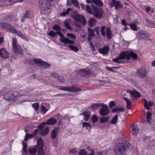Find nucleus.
Returning a JSON list of instances; mask_svg holds the SVG:
<instances>
[{"label": "nucleus", "mask_w": 155, "mask_h": 155, "mask_svg": "<svg viewBox=\"0 0 155 155\" xmlns=\"http://www.w3.org/2000/svg\"><path fill=\"white\" fill-rule=\"evenodd\" d=\"M71 10V8H68L65 11L61 13L60 15L61 16H65L66 15L68 14L69 12Z\"/></svg>", "instance_id": "obj_47"}, {"label": "nucleus", "mask_w": 155, "mask_h": 155, "mask_svg": "<svg viewBox=\"0 0 155 155\" xmlns=\"http://www.w3.org/2000/svg\"><path fill=\"white\" fill-rule=\"evenodd\" d=\"M110 117L108 116L107 117H102L100 118V122L101 123H103L105 122H106L108 121Z\"/></svg>", "instance_id": "obj_36"}, {"label": "nucleus", "mask_w": 155, "mask_h": 155, "mask_svg": "<svg viewBox=\"0 0 155 155\" xmlns=\"http://www.w3.org/2000/svg\"><path fill=\"white\" fill-rule=\"evenodd\" d=\"M12 48L13 51L15 53H19L21 54L22 51L21 47L17 43V40L15 38L12 39Z\"/></svg>", "instance_id": "obj_4"}, {"label": "nucleus", "mask_w": 155, "mask_h": 155, "mask_svg": "<svg viewBox=\"0 0 155 155\" xmlns=\"http://www.w3.org/2000/svg\"><path fill=\"white\" fill-rule=\"evenodd\" d=\"M42 67L43 68H50L51 66L48 62H45L42 60L39 59V67Z\"/></svg>", "instance_id": "obj_22"}, {"label": "nucleus", "mask_w": 155, "mask_h": 155, "mask_svg": "<svg viewBox=\"0 0 155 155\" xmlns=\"http://www.w3.org/2000/svg\"><path fill=\"white\" fill-rule=\"evenodd\" d=\"M138 131L139 129L137 126L135 124L134 125L131 130L132 134L135 135L138 134Z\"/></svg>", "instance_id": "obj_30"}, {"label": "nucleus", "mask_w": 155, "mask_h": 155, "mask_svg": "<svg viewBox=\"0 0 155 155\" xmlns=\"http://www.w3.org/2000/svg\"><path fill=\"white\" fill-rule=\"evenodd\" d=\"M125 109L123 107H117L114 108L112 110V112L114 113L117 112H122L124 111Z\"/></svg>", "instance_id": "obj_35"}, {"label": "nucleus", "mask_w": 155, "mask_h": 155, "mask_svg": "<svg viewBox=\"0 0 155 155\" xmlns=\"http://www.w3.org/2000/svg\"><path fill=\"white\" fill-rule=\"evenodd\" d=\"M145 7L147 13L151 14L154 12L153 8H151L150 7L147 6H145Z\"/></svg>", "instance_id": "obj_38"}, {"label": "nucleus", "mask_w": 155, "mask_h": 155, "mask_svg": "<svg viewBox=\"0 0 155 155\" xmlns=\"http://www.w3.org/2000/svg\"><path fill=\"white\" fill-rule=\"evenodd\" d=\"M34 137L33 135L32 134H29L28 133H26L25 136L24 141H27L29 139L32 138H34Z\"/></svg>", "instance_id": "obj_43"}, {"label": "nucleus", "mask_w": 155, "mask_h": 155, "mask_svg": "<svg viewBox=\"0 0 155 155\" xmlns=\"http://www.w3.org/2000/svg\"><path fill=\"white\" fill-rule=\"evenodd\" d=\"M81 75L83 76H86L91 74L90 70L89 69H83L79 70Z\"/></svg>", "instance_id": "obj_24"}, {"label": "nucleus", "mask_w": 155, "mask_h": 155, "mask_svg": "<svg viewBox=\"0 0 155 155\" xmlns=\"http://www.w3.org/2000/svg\"><path fill=\"white\" fill-rule=\"evenodd\" d=\"M57 122V120L54 118H51L48 119L46 123L49 125H52L55 124Z\"/></svg>", "instance_id": "obj_31"}, {"label": "nucleus", "mask_w": 155, "mask_h": 155, "mask_svg": "<svg viewBox=\"0 0 155 155\" xmlns=\"http://www.w3.org/2000/svg\"><path fill=\"white\" fill-rule=\"evenodd\" d=\"M110 110L108 107L104 104H102V106L99 111L100 115L102 116H106L109 114Z\"/></svg>", "instance_id": "obj_11"}, {"label": "nucleus", "mask_w": 155, "mask_h": 155, "mask_svg": "<svg viewBox=\"0 0 155 155\" xmlns=\"http://www.w3.org/2000/svg\"><path fill=\"white\" fill-rule=\"evenodd\" d=\"M0 26L3 28L9 31L11 33H14L15 31L14 27L8 23L1 22L0 23Z\"/></svg>", "instance_id": "obj_10"}, {"label": "nucleus", "mask_w": 155, "mask_h": 155, "mask_svg": "<svg viewBox=\"0 0 155 155\" xmlns=\"http://www.w3.org/2000/svg\"><path fill=\"white\" fill-rule=\"evenodd\" d=\"M30 64L31 65H34L37 64V65H39V61L38 59H33L30 60L29 61Z\"/></svg>", "instance_id": "obj_37"}, {"label": "nucleus", "mask_w": 155, "mask_h": 155, "mask_svg": "<svg viewBox=\"0 0 155 155\" xmlns=\"http://www.w3.org/2000/svg\"><path fill=\"white\" fill-rule=\"evenodd\" d=\"M59 129V128L58 127H55L52 130L51 133V136L52 139L54 140L56 138L58 133Z\"/></svg>", "instance_id": "obj_19"}, {"label": "nucleus", "mask_w": 155, "mask_h": 155, "mask_svg": "<svg viewBox=\"0 0 155 155\" xmlns=\"http://www.w3.org/2000/svg\"><path fill=\"white\" fill-rule=\"evenodd\" d=\"M129 25L132 29L134 31H136L137 30V26L134 24L131 23Z\"/></svg>", "instance_id": "obj_52"}, {"label": "nucleus", "mask_w": 155, "mask_h": 155, "mask_svg": "<svg viewBox=\"0 0 155 155\" xmlns=\"http://www.w3.org/2000/svg\"><path fill=\"white\" fill-rule=\"evenodd\" d=\"M58 89L61 90H63L64 91H68V87H61L58 86L57 87Z\"/></svg>", "instance_id": "obj_58"}, {"label": "nucleus", "mask_w": 155, "mask_h": 155, "mask_svg": "<svg viewBox=\"0 0 155 155\" xmlns=\"http://www.w3.org/2000/svg\"><path fill=\"white\" fill-rule=\"evenodd\" d=\"M102 105V104L100 103L98 104H94L91 105L90 107L93 110H95L97 109L99 107Z\"/></svg>", "instance_id": "obj_34"}, {"label": "nucleus", "mask_w": 155, "mask_h": 155, "mask_svg": "<svg viewBox=\"0 0 155 155\" xmlns=\"http://www.w3.org/2000/svg\"><path fill=\"white\" fill-rule=\"evenodd\" d=\"M131 56L136 59H137L138 57V55L132 51L123 52L120 54L118 57L113 59V61L118 63H123V62L120 61V60L124 58L129 60Z\"/></svg>", "instance_id": "obj_1"}, {"label": "nucleus", "mask_w": 155, "mask_h": 155, "mask_svg": "<svg viewBox=\"0 0 155 155\" xmlns=\"http://www.w3.org/2000/svg\"><path fill=\"white\" fill-rule=\"evenodd\" d=\"M39 155H45L44 151L43 150L44 146V141L42 139L39 137Z\"/></svg>", "instance_id": "obj_23"}, {"label": "nucleus", "mask_w": 155, "mask_h": 155, "mask_svg": "<svg viewBox=\"0 0 155 155\" xmlns=\"http://www.w3.org/2000/svg\"><path fill=\"white\" fill-rule=\"evenodd\" d=\"M86 9L87 11L89 13L92 14V11L91 8L88 5H87L86 7Z\"/></svg>", "instance_id": "obj_54"}, {"label": "nucleus", "mask_w": 155, "mask_h": 155, "mask_svg": "<svg viewBox=\"0 0 155 155\" xmlns=\"http://www.w3.org/2000/svg\"><path fill=\"white\" fill-rule=\"evenodd\" d=\"M152 114L151 113L148 111L147 112L146 115V119L147 122L148 123H150V120L151 119Z\"/></svg>", "instance_id": "obj_42"}, {"label": "nucleus", "mask_w": 155, "mask_h": 155, "mask_svg": "<svg viewBox=\"0 0 155 155\" xmlns=\"http://www.w3.org/2000/svg\"><path fill=\"white\" fill-rule=\"evenodd\" d=\"M68 47L71 50L75 52H77L78 51V48L76 47L71 45H69Z\"/></svg>", "instance_id": "obj_53"}, {"label": "nucleus", "mask_w": 155, "mask_h": 155, "mask_svg": "<svg viewBox=\"0 0 155 155\" xmlns=\"http://www.w3.org/2000/svg\"><path fill=\"white\" fill-rule=\"evenodd\" d=\"M39 132V130L38 129H36L33 132L32 134L33 135L34 137H35Z\"/></svg>", "instance_id": "obj_62"}, {"label": "nucleus", "mask_w": 155, "mask_h": 155, "mask_svg": "<svg viewBox=\"0 0 155 155\" xmlns=\"http://www.w3.org/2000/svg\"><path fill=\"white\" fill-rule=\"evenodd\" d=\"M18 94H17V96H16V98L21 96L24 95L26 94L25 91L24 90H21L18 92Z\"/></svg>", "instance_id": "obj_48"}, {"label": "nucleus", "mask_w": 155, "mask_h": 155, "mask_svg": "<svg viewBox=\"0 0 155 155\" xmlns=\"http://www.w3.org/2000/svg\"><path fill=\"white\" fill-rule=\"evenodd\" d=\"M82 114L85 117L84 118V120L85 121H88L90 117L89 112L88 111L84 112L82 114H80V115Z\"/></svg>", "instance_id": "obj_33"}, {"label": "nucleus", "mask_w": 155, "mask_h": 155, "mask_svg": "<svg viewBox=\"0 0 155 155\" xmlns=\"http://www.w3.org/2000/svg\"><path fill=\"white\" fill-rule=\"evenodd\" d=\"M144 101L145 103L144 106L145 108L148 110H150V108L149 107H151L153 105V102L150 100L149 101H147L146 99H144Z\"/></svg>", "instance_id": "obj_25"}, {"label": "nucleus", "mask_w": 155, "mask_h": 155, "mask_svg": "<svg viewBox=\"0 0 155 155\" xmlns=\"http://www.w3.org/2000/svg\"><path fill=\"white\" fill-rule=\"evenodd\" d=\"M89 44L90 45V47L91 49L92 50V51H95V48L92 42L91 41H89Z\"/></svg>", "instance_id": "obj_56"}, {"label": "nucleus", "mask_w": 155, "mask_h": 155, "mask_svg": "<svg viewBox=\"0 0 155 155\" xmlns=\"http://www.w3.org/2000/svg\"><path fill=\"white\" fill-rule=\"evenodd\" d=\"M38 149L37 145L31 146L28 148V154L29 153L30 155H37L36 153L38 152L39 155Z\"/></svg>", "instance_id": "obj_12"}, {"label": "nucleus", "mask_w": 155, "mask_h": 155, "mask_svg": "<svg viewBox=\"0 0 155 155\" xmlns=\"http://www.w3.org/2000/svg\"><path fill=\"white\" fill-rule=\"evenodd\" d=\"M99 82L100 84L101 85H103L104 84L107 83V82L103 80H99Z\"/></svg>", "instance_id": "obj_63"}, {"label": "nucleus", "mask_w": 155, "mask_h": 155, "mask_svg": "<svg viewBox=\"0 0 155 155\" xmlns=\"http://www.w3.org/2000/svg\"><path fill=\"white\" fill-rule=\"evenodd\" d=\"M78 155H87V152L84 150L81 149L78 152Z\"/></svg>", "instance_id": "obj_49"}, {"label": "nucleus", "mask_w": 155, "mask_h": 155, "mask_svg": "<svg viewBox=\"0 0 155 155\" xmlns=\"http://www.w3.org/2000/svg\"><path fill=\"white\" fill-rule=\"evenodd\" d=\"M0 56L2 58H6L8 57L9 54L6 50L3 48L0 49Z\"/></svg>", "instance_id": "obj_21"}, {"label": "nucleus", "mask_w": 155, "mask_h": 155, "mask_svg": "<svg viewBox=\"0 0 155 155\" xmlns=\"http://www.w3.org/2000/svg\"><path fill=\"white\" fill-rule=\"evenodd\" d=\"M91 153L89 154L88 155H94V152L93 149H91L90 150Z\"/></svg>", "instance_id": "obj_64"}, {"label": "nucleus", "mask_w": 155, "mask_h": 155, "mask_svg": "<svg viewBox=\"0 0 155 155\" xmlns=\"http://www.w3.org/2000/svg\"><path fill=\"white\" fill-rule=\"evenodd\" d=\"M88 31L89 35L91 36H94V31L93 29L89 28H88Z\"/></svg>", "instance_id": "obj_55"}, {"label": "nucleus", "mask_w": 155, "mask_h": 155, "mask_svg": "<svg viewBox=\"0 0 155 155\" xmlns=\"http://www.w3.org/2000/svg\"><path fill=\"white\" fill-rule=\"evenodd\" d=\"M56 34H58L61 37L60 38V41L64 44H74V42L70 40L68 38L64 37V35L61 32V31L56 32Z\"/></svg>", "instance_id": "obj_6"}, {"label": "nucleus", "mask_w": 155, "mask_h": 155, "mask_svg": "<svg viewBox=\"0 0 155 155\" xmlns=\"http://www.w3.org/2000/svg\"><path fill=\"white\" fill-rule=\"evenodd\" d=\"M96 23V20L93 18H91L89 19V26L91 27L95 25Z\"/></svg>", "instance_id": "obj_41"}, {"label": "nucleus", "mask_w": 155, "mask_h": 155, "mask_svg": "<svg viewBox=\"0 0 155 155\" xmlns=\"http://www.w3.org/2000/svg\"><path fill=\"white\" fill-rule=\"evenodd\" d=\"M92 1L94 4L99 6H102L103 5L102 2L100 0H92Z\"/></svg>", "instance_id": "obj_46"}, {"label": "nucleus", "mask_w": 155, "mask_h": 155, "mask_svg": "<svg viewBox=\"0 0 155 155\" xmlns=\"http://www.w3.org/2000/svg\"><path fill=\"white\" fill-rule=\"evenodd\" d=\"M46 124L45 122H43L39 125V128L43 127ZM49 132V128L48 127H46L44 128L40 129L39 128L40 134L42 136H45L48 135Z\"/></svg>", "instance_id": "obj_7"}, {"label": "nucleus", "mask_w": 155, "mask_h": 155, "mask_svg": "<svg viewBox=\"0 0 155 155\" xmlns=\"http://www.w3.org/2000/svg\"><path fill=\"white\" fill-rule=\"evenodd\" d=\"M137 75L140 77L143 78L146 75V70L144 68H142L141 69H138L137 70Z\"/></svg>", "instance_id": "obj_15"}, {"label": "nucleus", "mask_w": 155, "mask_h": 155, "mask_svg": "<svg viewBox=\"0 0 155 155\" xmlns=\"http://www.w3.org/2000/svg\"><path fill=\"white\" fill-rule=\"evenodd\" d=\"M68 91L69 92H77L81 91V90L78 87H76L74 86H71L68 87Z\"/></svg>", "instance_id": "obj_27"}, {"label": "nucleus", "mask_w": 155, "mask_h": 155, "mask_svg": "<svg viewBox=\"0 0 155 155\" xmlns=\"http://www.w3.org/2000/svg\"><path fill=\"white\" fill-rule=\"evenodd\" d=\"M94 16L97 18L101 17L103 15V12L102 9H98L96 8H93Z\"/></svg>", "instance_id": "obj_16"}, {"label": "nucleus", "mask_w": 155, "mask_h": 155, "mask_svg": "<svg viewBox=\"0 0 155 155\" xmlns=\"http://www.w3.org/2000/svg\"><path fill=\"white\" fill-rule=\"evenodd\" d=\"M67 37H70L73 40H75V36L73 34L68 33H67Z\"/></svg>", "instance_id": "obj_51"}, {"label": "nucleus", "mask_w": 155, "mask_h": 155, "mask_svg": "<svg viewBox=\"0 0 155 155\" xmlns=\"http://www.w3.org/2000/svg\"><path fill=\"white\" fill-rule=\"evenodd\" d=\"M101 31L103 36H105L106 35L108 39H110L112 38V34L109 28L102 26L101 27Z\"/></svg>", "instance_id": "obj_3"}, {"label": "nucleus", "mask_w": 155, "mask_h": 155, "mask_svg": "<svg viewBox=\"0 0 155 155\" xmlns=\"http://www.w3.org/2000/svg\"><path fill=\"white\" fill-rule=\"evenodd\" d=\"M109 5L110 8L115 7V9H118L119 8H122L120 2L116 0H109Z\"/></svg>", "instance_id": "obj_9"}, {"label": "nucleus", "mask_w": 155, "mask_h": 155, "mask_svg": "<svg viewBox=\"0 0 155 155\" xmlns=\"http://www.w3.org/2000/svg\"><path fill=\"white\" fill-rule=\"evenodd\" d=\"M137 36L140 39L148 40L150 37L149 33L146 31H141L138 32Z\"/></svg>", "instance_id": "obj_13"}, {"label": "nucleus", "mask_w": 155, "mask_h": 155, "mask_svg": "<svg viewBox=\"0 0 155 155\" xmlns=\"http://www.w3.org/2000/svg\"><path fill=\"white\" fill-rule=\"evenodd\" d=\"M124 99L127 102V109H130L131 106V101L127 98L124 97Z\"/></svg>", "instance_id": "obj_39"}, {"label": "nucleus", "mask_w": 155, "mask_h": 155, "mask_svg": "<svg viewBox=\"0 0 155 155\" xmlns=\"http://www.w3.org/2000/svg\"><path fill=\"white\" fill-rule=\"evenodd\" d=\"M18 93L17 91H15L13 93L12 92L5 93L4 94V98L8 101H13L16 98Z\"/></svg>", "instance_id": "obj_5"}, {"label": "nucleus", "mask_w": 155, "mask_h": 155, "mask_svg": "<svg viewBox=\"0 0 155 155\" xmlns=\"http://www.w3.org/2000/svg\"><path fill=\"white\" fill-rule=\"evenodd\" d=\"M130 146L129 143L125 141L123 143H119L115 145L114 148L116 155H126L124 152Z\"/></svg>", "instance_id": "obj_2"}, {"label": "nucleus", "mask_w": 155, "mask_h": 155, "mask_svg": "<svg viewBox=\"0 0 155 155\" xmlns=\"http://www.w3.org/2000/svg\"><path fill=\"white\" fill-rule=\"evenodd\" d=\"M91 120L92 121L93 123L96 122L97 120V118L95 116H94L91 118Z\"/></svg>", "instance_id": "obj_61"}, {"label": "nucleus", "mask_w": 155, "mask_h": 155, "mask_svg": "<svg viewBox=\"0 0 155 155\" xmlns=\"http://www.w3.org/2000/svg\"><path fill=\"white\" fill-rule=\"evenodd\" d=\"M49 108L50 106L48 104H42L41 105V113L42 114L44 115L49 109Z\"/></svg>", "instance_id": "obj_17"}, {"label": "nucleus", "mask_w": 155, "mask_h": 155, "mask_svg": "<svg viewBox=\"0 0 155 155\" xmlns=\"http://www.w3.org/2000/svg\"><path fill=\"white\" fill-rule=\"evenodd\" d=\"M52 29L54 30L58 31H61V28L58 25H55L53 26Z\"/></svg>", "instance_id": "obj_45"}, {"label": "nucleus", "mask_w": 155, "mask_h": 155, "mask_svg": "<svg viewBox=\"0 0 155 155\" xmlns=\"http://www.w3.org/2000/svg\"><path fill=\"white\" fill-rule=\"evenodd\" d=\"M128 93L132 97L135 98H139L140 97V94L136 91H130L128 90L127 91Z\"/></svg>", "instance_id": "obj_20"}, {"label": "nucleus", "mask_w": 155, "mask_h": 155, "mask_svg": "<svg viewBox=\"0 0 155 155\" xmlns=\"http://www.w3.org/2000/svg\"><path fill=\"white\" fill-rule=\"evenodd\" d=\"M109 48L107 46H105L102 48L99 49L98 51L100 53L104 55L107 54L109 51Z\"/></svg>", "instance_id": "obj_26"}, {"label": "nucleus", "mask_w": 155, "mask_h": 155, "mask_svg": "<svg viewBox=\"0 0 155 155\" xmlns=\"http://www.w3.org/2000/svg\"><path fill=\"white\" fill-rule=\"evenodd\" d=\"M50 7V4L48 0H42L41 1L40 8L41 10L46 11L48 10Z\"/></svg>", "instance_id": "obj_8"}, {"label": "nucleus", "mask_w": 155, "mask_h": 155, "mask_svg": "<svg viewBox=\"0 0 155 155\" xmlns=\"http://www.w3.org/2000/svg\"><path fill=\"white\" fill-rule=\"evenodd\" d=\"M72 17L75 21L78 22L80 21L82 22L84 25H85L86 22V21L83 15H77L74 16L72 15Z\"/></svg>", "instance_id": "obj_14"}, {"label": "nucleus", "mask_w": 155, "mask_h": 155, "mask_svg": "<svg viewBox=\"0 0 155 155\" xmlns=\"http://www.w3.org/2000/svg\"><path fill=\"white\" fill-rule=\"evenodd\" d=\"M69 152L72 154H74L77 152L76 150L74 149H72L69 150Z\"/></svg>", "instance_id": "obj_60"}, {"label": "nucleus", "mask_w": 155, "mask_h": 155, "mask_svg": "<svg viewBox=\"0 0 155 155\" xmlns=\"http://www.w3.org/2000/svg\"><path fill=\"white\" fill-rule=\"evenodd\" d=\"M15 31L14 33H13L16 34L17 35L25 40L27 39L26 37H25L20 31H17L15 29Z\"/></svg>", "instance_id": "obj_32"}, {"label": "nucleus", "mask_w": 155, "mask_h": 155, "mask_svg": "<svg viewBox=\"0 0 155 155\" xmlns=\"http://www.w3.org/2000/svg\"><path fill=\"white\" fill-rule=\"evenodd\" d=\"M118 116L117 114L111 120V123L112 124H115L117 123L118 120Z\"/></svg>", "instance_id": "obj_44"}, {"label": "nucleus", "mask_w": 155, "mask_h": 155, "mask_svg": "<svg viewBox=\"0 0 155 155\" xmlns=\"http://www.w3.org/2000/svg\"><path fill=\"white\" fill-rule=\"evenodd\" d=\"M32 106V107L35 108V110H38L39 106L38 103L33 104Z\"/></svg>", "instance_id": "obj_59"}, {"label": "nucleus", "mask_w": 155, "mask_h": 155, "mask_svg": "<svg viewBox=\"0 0 155 155\" xmlns=\"http://www.w3.org/2000/svg\"><path fill=\"white\" fill-rule=\"evenodd\" d=\"M82 124H83L82 127H86L87 128H89V129H91V126L89 123L83 122Z\"/></svg>", "instance_id": "obj_50"}, {"label": "nucleus", "mask_w": 155, "mask_h": 155, "mask_svg": "<svg viewBox=\"0 0 155 155\" xmlns=\"http://www.w3.org/2000/svg\"><path fill=\"white\" fill-rule=\"evenodd\" d=\"M22 143L23 144L22 154L27 155L28 154V151L27 150L28 148L27 145L26 143H24L23 141L22 142Z\"/></svg>", "instance_id": "obj_29"}, {"label": "nucleus", "mask_w": 155, "mask_h": 155, "mask_svg": "<svg viewBox=\"0 0 155 155\" xmlns=\"http://www.w3.org/2000/svg\"><path fill=\"white\" fill-rule=\"evenodd\" d=\"M48 35L51 37H54L56 35V32H55L53 31H50Z\"/></svg>", "instance_id": "obj_57"}, {"label": "nucleus", "mask_w": 155, "mask_h": 155, "mask_svg": "<svg viewBox=\"0 0 155 155\" xmlns=\"http://www.w3.org/2000/svg\"><path fill=\"white\" fill-rule=\"evenodd\" d=\"M64 25L66 27V28L71 31L73 29L69 25L68 21L67 20H66L64 21Z\"/></svg>", "instance_id": "obj_40"}, {"label": "nucleus", "mask_w": 155, "mask_h": 155, "mask_svg": "<svg viewBox=\"0 0 155 155\" xmlns=\"http://www.w3.org/2000/svg\"><path fill=\"white\" fill-rule=\"evenodd\" d=\"M72 4L78 9L80 8L79 3L78 0H67V5L70 6Z\"/></svg>", "instance_id": "obj_18"}, {"label": "nucleus", "mask_w": 155, "mask_h": 155, "mask_svg": "<svg viewBox=\"0 0 155 155\" xmlns=\"http://www.w3.org/2000/svg\"><path fill=\"white\" fill-rule=\"evenodd\" d=\"M30 11L28 10L26 11V12L24 13L23 16L21 19V21L24 22L26 18H29L30 17Z\"/></svg>", "instance_id": "obj_28"}]
</instances>
